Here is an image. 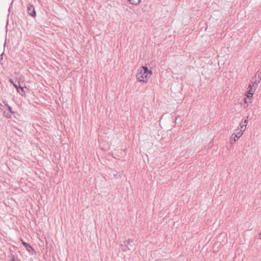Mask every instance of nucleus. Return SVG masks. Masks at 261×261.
Returning <instances> with one entry per match:
<instances>
[{
  "instance_id": "f257e3e1",
  "label": "nucleus",
  "mask_w": 261,
  "mask_h": 261,
  "mask_svg": "<svg viewBox=\"0 0 261 261\" xmlns=\"http://www.w3.org/2000/svg\"><path fill=\"white\" fill-rule=\"evenodd\" d=\"M152 73V71L149 70L147 67L142 66L138 69L136 78L140 82L146 83L147 79L151 76Z\"/></svg>"
},
{
  "instance_id": "f03ea898",
  "label": "nucleus",
  "mask_w": 261,
  "mask_h": 261,
  "mask_svg": "<svg viewBox=\"0 0 261 261\" xmlns=\"http://www.w3.org/2000/svg\"><path fill=\"white\" fill-rule=\"evenodd\" d=\"M245 129V128L242 130L238 128L235 130V133L232 134L231 137L230 138V143L231 144H234L236 141L242 136Z\"/></svg>"
},
{
  "instance_id": "7ed1b4c3",
  "label": "nucleus",
  "mask_w": 261,
  "mask_h": 261,
  "mask_svg": "<svg viewBox=\"0 0 261 261\" xmlns=\"http://www.w3.org/2000/svg\"><path fill=\"white\" fill-rule=\"evenodd\" d=\"M120 246L121 247V249L123 252H127L130 250L127 245L125 244V242H124V244H120Z\"/></svg>"
},
{
  "instance_id": "20e7f679",
  "label": "nucleus",
  "mask_w": 261,
  "mask_h": 261,
  "mask_svg": "<svg viewBox=\"0 0 261 261\" xmlns=\"http://www.w3.org/2000/svg\"><path fill=\"white\" fill-rule=\"evenodd\" d=\"M28 10L29 12L30 13V14L33 16H35L36 14V12L35 11V9L33 7V6H31L29 7L28 9Z\"/></svg>"
},
{
  "instance_id": "39448f33",
  "label": "nucleus",
  "mask_w": 261,
  "mask_h": 261,
  "mask_svg": "<svg viewBox=\"0 0 261 261\" xmlns=\"http://www.w3.org/2000/svg\"><path fill=\"white\" fill-rule=\"evenodd\" d=\"M21 242H22V244L25 247L27 250L28 251H30L31 249V250H33V248L32 247V246L29 245L28 243L24 242L23 240H21Z\"/></svg>"
},
{
  "instance_id": "423d86ee",
  "label": "nucleus",
  "mask_w": 261,
  "mask_h": 261,
  "mask_svg": "<svg viewBox=\"0 0 261 261\" xmlns=\"http://www.w3.org/2000/svg\"><path fill=\"white\" fill-rule=\"evenodd\" d=\"M132 5H137L140 3L141 0H128Z\"/></svg>"
},
{
  "instance_id": "0eeeda50",
  "label": "nucleus",
  "mask_w": 261,
  "mask_h": 261,
  "mask_svg": "<svg viewBox=\"0 0 261 261\" xmlns=\"http://www.w3.org/2000/svg\"><path fill=\"white\" fill-rule=\"evenodd\" d=\"M248 88L249 89L248 91H249V92H252V93H253V94H254L256 89L254 87H253L252 85H251L250 84L249 85Z\"/></svg>"
},
{
  "instance_id": "6e6552de",
  "label": "nucleus",
  "mask_w": 261,
  "mask_h": 261,
  "mask_svg": "<svg viewBox=\"0 0 261 261\" xmlns=\"http://www.w3.org/2000/svg\"><path fill=\"white\" fill-rule=\"evenodd\" d=\"M13 86H14L16 88V89H17V91H18V92H19V90H18L19 89H21V91H22V92H24L23 88V87H21L20 86H18L17 85H16V84H14L13 85Z\"/></svg>"
},
{
  "instance_id": "1a4fd4ad",
  "label": "nucleus",
  "mask_w": 261,
  "mask_h": 261,
  "mask_svg": "<svg viewBox=\"0 0 261 261\" xmlns=\"http://www.w3.org/2000/svg\"><path fill=\"white\" fill-rule=\"evenodd\" d=\"M253 95V93L249 92V91H248L247 94H246V96L248 98H250L252 97Z\"/></svg>"
},
{
  "instance_id": "9d476101",
  "label": "nucleus",
  "mask_w": 261,
  "mask_h": 261,
  "mask_svg": "<svg viewBox=\"0 0 261 261\" xmlns=\"http://www.w3.org/2000/svg\"><path fill=\"white\" fill-rule=\"evenodd\" d=\"M133 240L132 239H129L125 241V243H126V244L127 245H129L130 246H132V243H133Z\"/></svg>"
},
{
  "instance_id": "9b49d317",
  "label": "nucleus",
  "mask_w": 261,
  "mask_h": 261,
  "mask_svg": "<svg viewBox=\"0 0 261 261\" xmlns=\"http://www.w3.org/2000/svg\"><path fill=\"white\" fill-rule=\"evenodd\" d=\"M252 86L256 89L258 86V83L256 81L253 82Z\"/></svg>"
},
{
  "instance_id": "f8f14e48",
  "label": "nucleus",
  "mask_w": 261,
  "mask_h": 261,
  "mask_svg": "<svg viewBox=\"0 0 261 261\" xmlns=\"http://www.w3.org/2000/svg\"><path fill=\"white\" fill-rule=\"evenodd\" d=\"M7 106L8 107V108L9 111H10L12 114H13V113H14V112H13V111H12V108H11L10 106L8 105H7Z\"/></svg>"
},
{
  "instance_id": "ddd939ff",
  "label": "nucleus",
  "mask_w": 261,
  "mask_h": 261,
  "mask_svg": "<svg viewBox=\"0 0 261 261\" xmlns=\"http://www.w3.org/2000/svg\"><path fill=\"white\" fill-rule=\"evenodd\" d=\"M252 102V101H251V98H248V99H246H246H245V103H248H248H250V102Z\"/></svg>"
},
{
  "instance_id": "4468645a",
  "label": "nucleus",
  "mask_w": 261,
  "mask_h": 261,
  "mask_svg": "<svg viewBox=\"0 0 261 261\" xmlns=\"http://www.w3.org/2000/svg\"><path fill=\"white\" fill-rule=\"evenodd\" d=\"M240 128H239L240 129H242V130H243V128H244V127H245V125L240 124Z\"/></svg>"
},
{
  "instance_id": "2eb2a0df",
  "label": "nucleus",
  "mask_w": 261,
  "mask_h": 261,
  "mask_svg": "<svg viewBox=\"0 0 261 261\" xmlns=\"http://www.w3.org/2000/svg\"><path fill=\"white\" fill-rule=\"evenodd\" d=\"M247 123H248V119H246L244 121V124L245 125V126H246Z\"/></svg>"
},
{
  "instance_id": "dca6fc26",
  "label": "nucleus",
  "mask_w": 261,
  "mask_h": 261,
  "mask_svg": "<svg viewBox=\"0 0 261 261\" xmlns=\"http://www.w3.org/2000/svg\"><path fill=\"white\" fill-rule=\"evenodd\" d=\"M10 83H11L12 84H13V85H14V84H15V83H14V82H13L12 80H10Z\"/></svg>"
},
{
  "instance_id": "f3484780",
  "label": "nucleus",
  "mask_w": 261,
  "mask_h": 261,
  "mask_svg": "<svg viewBox=\"0 0 261 261\" xmlns=\"http://www.w3.org/2000/svg\"><path fill=\"white\" fill-rule=\"evenodd\" d=\"M259 239L261 240V230H260V232H259Z\"/></svg>"
}]
</instances>
